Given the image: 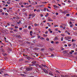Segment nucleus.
<instances>
[{
	"label": "nucleus",
	"instance_id": "23",
	"mask_svg": "<svg viewBox=\"0 0 77 77\" xmlns=\"http://www.w3.org/2000/svg\"><path fill=\"white\" fill-rule=\"evenodd\" d=\"M34 49H35V50H39V48H34Z\"/></svg>",
	"mask_w": 77,
	"mask_h": 77
},
{
	"label": "nucleus",
	"instance_id": "5",
	"mask_svg": "<svg viewBox=\"0 0 77 77\" xmlns=\"http://www.w3.org/2000/svg\"><path fill=\"white\" fill-rule=\"evenodd\" d=\"M16 37H17V38H21V36L20 35H17L16 36Z\"/></svg>",
	"mask_w": 77,
	"mask_h": 77
},
{
	"label": "nucleus",
	"instance_id": "41",
	"mask_svg": "<svg viewBox=\"0 0 77 77\" xmlns=\"http://www.w3.org/2000/svg\"><path fill=\"white\" fill-rule=\"evenodd\" d=\"M61 49L62 50H64V48H61Z\"/></svg>",
	"mask_w": 77,
	"mask_h": 77
},
{
	"label": "nucleus",
	"instance_id": "58",
	"mask_svg": "<svg viewBox=\"0 0 77 77\" xmlns=\"http://www.w3.org/2000/svg\"><path fill=\"white\" fill-rule=\"evenodd\" d=\"M51 44H53V43H54V41H51Z\"/></svg>",
	"mask_w": 77,
	"mask_h": 77
},
{
	"label": "nucleus",
	"instance_id": "8",
	"mask_svg": "<svg viewBox=\"0 0 77 77\" xmlns=\"http://www.w3.org/2000/svg\"><path fill=\"white\" fill-rule=\"evenodd\" d=\"M42 66H43V67H44L45 68H46V67H47V68H48V67H47V66L45 65L42 64Z\"/></svg>",
	"mask_w": 77,
	"mask_h": 77
},
{
	"label": "nucleus",
	"instance_id": "2",
	"mask_svg": "<svg viewBox=\"0 0 77 77\" xmlns=\"http://www.w3.org/2000/svg\"><path fill=\"white\" fill-rule=\"evenodd\" d=\"M44 5H38V7L39 8H43V7H44Z\"/></svg>",
	"mask_w": 77,
	"mask_h": 77
},
{
	"label": "nucleus",
	"instance_id": "10",
	"mask_svg": "<svg viewBox=\"0 0 77 77\" xmlns=\"http://www.w3.org/2000/svg\"><path fill=\"white\" fill-rule=\"evenodd\" d=\"M20 76H23L24 77H25V75H26L24 74H20Z\"/></svg>",
	"mask_w": 77,
	"mask_h": 77
},
{
	"label": "nucleus",
	"instance_id": "47",
	"mask_svg": "<svg viewBox=\"0 0 77 77\" xmlns=\"http://www.w3.org/2000/svg\"><path fill=\"white\" fill-rule=\"evenodd\" d=\"M35 30L37 31V30H38V28H35Z\"/></svg>",
	"mask_w": 77,
	"mask_h": 77
},
{
	"label": "nucleus",
	"instance_id": "56",
	"mask_svg": "<svg viewBox=\"0 0 77 77\" xmlns=\"http://www.w3.org/2000/svg\"><path fill=\"white\" fill-rule=\"evenodd\" d=\"M67 34H68V35H70V33L69 32H67Z\"/></svg>",
	"mask_w": 77,
	"mask_h": 77
},
{
	"label": "nucleus",
	"instance_id": "27",
	"mask_svg": "<svg viewBox=\"0 0 77 77\" xmlns=\"http://www.w3.org/2000/svg\"><path fill=\"white\" fill-rule=\"evenodd\" d=\"M35 26H38V24H37L36 23H35L34 24Z\"/></svg>",
	"mask_w": 77,
	"mask_h": 77
},
{
	"label": "nucleus",
	"instance_id": "33",
	"mask_svg": "<svg viewBox=\"0 0 77 77\" xmlns=\"http://www.w3.org/2000/svg\"><path fill=\"white\" fill-rule=\"evenodd\" d=\"M4 75H8V76H9V75L8 74H5Z\"/></svg>",
	"mask_w": 77,
	"mask_h": 77
},
{
	"label": "nucleus",
	"instance_id": "15",
	"mask_svg": "<svg viewBox=\"0 0 77 77\" xmlns=\"http://www.w3.org/2000/svg\"><path fill=\"white\" fill-rule=\"evenodd\" d=\"M48 21H53V20L51 19H49L48 20Z\"/></svg>",
	"mask_w": 77,
	"mask_h": 77
},
{
	"label": "nucleus",
	"instance_id": "48",
	"mask_svg": "<svg viewBox=\"0 0 77 77\" xmlns=\"http://www.w3.org/2000/svg\"><path fill=\"white\" fill-rule=\"evenodd\" d=\"M7 54H3V56H6Z\"/></svg>",
	"mask_w": 77,
	"mask_h": 77
},
{
	"label": "nucleus",
	"instance_id": "11",
	"mask_svg": "<svg viewBox=\"0 0 77 77\" xmlns=\"http://www.w3.org/2000/svg\"><path fill=\"white\" fill-rule=\"evenodd\" d=\"M13 32H18V29H14L13 30Z\"/></svg>",
	"mask_w": 77,
	"mask_h": 77
},
{
	"label": "nucleus",
	"instance_id": "3",
	"mask_svg": "<svg viewBox=\"0 0 77 77\" xmlns=\"http://www.w3.org/2000/svg\"><path fill=\"white\" fill-rule=\"evenodd\" d=\"M58 39V37L57 36H55L54 38V41H56Z\"/></svg>",
	"mask_w": 77,
	"mask_h": 77
},
{
	"label": "nucleus",
	"instance_id": "17",
	"mask_svg": "<svg viewBox=\"0 0 77 77\" xmlns=\"http://www.w3.org/2000/svg\"><path fill=\"white\" fill-rule=\"evenodd\" d=\"M40 39H41V40H44L45 39L42 37H41Z\"/></svg>",
	"mask_w": 77,
	"mask_h": 77
},
{
	"label": "nucleus",
	"instance_id": "21",
	"mask_svg": "<svg viewBox=\"0 0 77 77\" xmlns=\"http://www.w3.org/2000/svg\"><path fill=\"white\" fill-rule=\"evenodd\" d=\"M21 23V20H20V21L17 22V23L18 24H19L20 23Z\"/></svg>",
	"mask_w": 77,
	"mask_h": 77
},
{
	"label": "nucleus",
	"instance_id": "61",
	"mask_svg": "<svg viewBox=\"0 0 77 77\" xmlns=\"http://www.w3.org/2000/svg\"><path fill=\"white\" fill-rule=\"evenodd\" d=\"M46 40L47 41H49V38H47Z\"/></svg>",
	"mask_w": 77,
	"mask_h": 77
},
{
	"label": "nucleus",
	"instance_id": "7",
	"mask_svg": "<svg viewBox=\"0 0 77 77\" xmlns=\"http://www.w3.org/2000/svg\"><path fill=\"white\" fill-rule=\"evenodd\" d=\"M72 47L73 48H75V44H73V45H72Z\"/></svg>",
	"mask_w": 77,
	"mask_h": 77
},
{
	"label": "nucleus",
	"instance_id": "60",
	"mask_svg": "<svg viewBox=\"0 0 77 77\" xmlns=\"http://www.w3.org/2000/svg\"><path fill=\"white\" fill-rule=\"evenodd\" d=\"M7 4H10V3H9L8 1L7 2Z\"/></svg>",
	"mask_w": 77,
	"mask_h": 77
},
{
	"label": "nucleus",
	"instance_id": "55",
	"mask_svg": "<svg viewBox=\"0 0 77 77\" xmlns=\"http://www.w3.org/2000/svg\"><path fill=\"white\" fill-rule=\"evenodd\" d=\"M48 33V31H46L45 32V34H47V33Z\"/></svg>",
	"mask_w": 77,
	"mask_h": 77
},
{
	"label": "nucleus",
	"instance_id": "42",
	"mask_svg": "<svg viewBox=\"0 0 77 77\" xmlns=\"http://www.w3.org/2000/svg\"><path fill=\"white\" fill-rule=\"evenodd\" d=\"M31 27V26H28L29 29H30Z\"/></svg>",
	"mask_w": 77,
	"mask_h": 77
},
{
	"label": "nucleus",
	"instance_id": "57",
	"mask_svg": "<svg viewBox=\"0 0 77 77\" xmlns=\"http://www.w3.org/2000/svg\"><path fill=\"white\" fill-rule=\"evenodd\" d=\"M60 28H63V26H60Z\"/></svg>",
	"mask_w": 77,
	"mask_h": 77
},
{
	"label": "nucleus",
	"instance_id": "25",
	"mask_svg": "<svg viewBox=\"0 0 77 77\" xmlns=\"http://www.w3.org/2000/svg\"><path fill=\"white\" fill-rule=\"evenodd\" d=\"M1 51L3 53H5V50H3V49H2V51Z\"/></svg>",
	"mask_w": 77,
	"mask_h": 77
},
{
	"label": "nucleus",
	"instance_id": "14",
	"mask_svg": "<svg viewBox=\"0 0 77 77\" xmlns=\"http://www.w3.org/2000/svg\"><path fill=\"white\" fill-rule=\"evenodd\" d=\"M46 11H47V8H44L43 11L45 12H46Z\"/></svg>",
	"mask_w": 77,
	"mask_h": 77
},
{
	"label": "nucleus",
	"instance_id": "39",
	"mask_svg": "<svg viewBox=\"0 0 77 77\" xmlns=\"http://www.w3.org/2000/svg\"><path fill=\"white\" fill-rule=\"evenodd\" d=\"M15 29H18V27L17 26H15Z\"/></svg>",
	"mask_w": 77,
	"mask_h": 77
},
{
	"label": "nucleus",
	"instance_id": "53",
	"mask_svg": "<svg viewBox=\"0 0 77 77\" xmlns=\"http://www.w3.org/2000/svg\"><path fill=\"white\" fill-rule=\"evenodd\" d=\"M0 12L1 13H2V12H3V11H2V9H0Z\"/></svg>",
	"mask_w": 77,
	"mask_h": 77
},
{
	"label": "nucleus",
	"instance_id": "13",
	"mask_svg": "<svg viewBox=\"0 0 77 77\" xmlns=\"http://www.w3.org/2000/svg\"><path fill=\"white\" fill-rule=\"evenodd\" d=\"M71 38V37L67 36V39L68 40H69V39H70Z\"/></svg>",
	"mask_w": 77,
	"mask_h": 77
},
{
	"label": "nucleus",
	"instance_id": "40",
	"mask_svg": "<svg viewBox=\"0 0 77 77\" xmlns=\"http://www.w3.org/2000/svg\"><path fill=\"white\" fill-rule=\"evenodd\" d=\"M42 3H43V4H45L47 3V2H42Z\"/></svg>",
	"mask_w": 77,
	"mask_h": 77
},
{
	"label": "nucleus",
	"instance_id": "34",
	"mask_svg": "<svg viewBox=\"0 0 77 77\" xmlns=\"http://www.w3.org/2000/svg\"><path fill=\"white\" fill-rule=\"evenodd\" d=\"M65 39H66V40H68V37H65Z\"/></svg>",
	"mask_w": 77,
	"mask_h": 77
},
{
	"label": "nucleus",
	"instance_id": "12",
	"mask_svg": "<svg viewBox=\"0 0 77 77\" xmlns=\"http://www.w3.org/2000/svg\"><path fill=\"white\" fill-rule=\"evenodd\" d=\"M49 75H51L52 76H53L54 75H53V74L50 72L49 73Z\"/></svg>",
	"mask_w": 77,
	"mask_h": 77
},
{
	"label": "nucleus",
	"instance_id": "30",
	"mask_svg": "<svg viewBox=\"0 0 77 77\" xmlns=\"http://www.w3.org/2000/svg\"><path fill=\"white\" fill-rule=\"evenodd\" d=\"M32 5H35V2H32Z\"/></svg>",
	"mask_w": 77,
	"mask_h": 77
},
{
	"label": "nucleus",
	"instance_id": "37",
	"mask_svg": "<svg viewBox=\"0 0 77 77\" xmlns=\"http://www.w3.org/2000/svg\"><path fill=\"white\" fill-rule=\"evenodd\" d=\"M37 37H38V39H39V38H41V36L38 35V36Z\"/></svg>",
	"mask_w": 77,
	"mask_h": 77
},
{
	"label": "nucleus",
	"instance_id": "63",
	"mask_svg": "<svg viewBox=\"0 0 77 77\" xmlns=\"http://www.w3.org/2000/svg\"><path fill=\"white\" fill-rule=\"evenodd\" d=\"M77 52H76L75 53H74V54L76 55V54H77Z\"/></svg>",
	"mask_w": 77,
	"mask_h": 77
},
{
	"label": "nucleus",
	"instance_id": "28",
	"mask_svg": "<svg viewBox=\"0 0 77 77\" xmlns=\"http://www.w3.org/2000/svg\"><path fill=\"white\" fill-rule=\"evenodd\" d=\"M9 9L10 10V11H12V8H11V7L9 8Z\"/></svg>",
	"mask_w": 77,
	"mask_h": 77
},
{
	"label": "nucleus",
	"instance_id": "50",
	"mask_svg": "<svg viewBox=\"0 0 77 77\" xmlns=\"http://www.w3.org/2000/svg\"><path fill=\"white\" fill-rule=\"evenodd\" d=\"M70 21H75V20H73V19H70Z\"/></svg>",
	"mask_w": 77,
	"mask_h": 77
},
{
	"label": "nucleus",
	"instance_id": "51",
	"mask_svg": "<svg viewBox=\"0 0 77 77\" xmlns=\"http://www.w3.org/2000/svg\"><path fill=\"white\" fill-rule=\"evenodd\" d=\"M49 32L50 33H53V31H49Z\"/></svg>",
	"mask_w": 77,
	"mask_h": 77
},
{
	"label": "nucleus",
	"instance_id": "6",
	"mask_svg": "<svg viewBox=\"0 0 77 77\" xmlns=\"http://www.w3.org/2000/svg\"><path fill=\"white\" fill-rule=\"evenodd\" d=\"M35 17V13H33L32 14V18H34Z\"/></svg>",
	"mask_w": 77,
	"mask_h": 77
},
{
	"label": "nucleus",
	"instance_id": "4",
	"mask_svg": "<svg viewBox=\"0 0 77 77\" xmlns=\"http://www.w3.org/2000/svg\"><path fill=\"white\" fill-rule=\"evenodd\" d=\"M43 71L44 72H46V73H48V71H47V70H46L45 69H44Z\"/></svg>",
	"mask_w": 77,
	"mask_h": 77
},
{
	"label": "nucleus",
	"instance_id": "54",
	"mask_svg": "<svg viewBox=\"0 0 77 77\" xmlns=\"http://www.w3.org/2000/svg\"><path fill=\"white\" fill-rule=\"evenodd\" d=\"M71 52L72 53H74V50H71Z\"/></svg>",
	"mask_w": 77,
	"mask_h": 77
},
{
	"label": "nucleus",
	"instance_id": "49",
	"mask_svg": "<svg viewBox=\"0 0 77 77\" xmlns=\"http://www.w3.org/2000/svg\"><path fill=\"white\" fill-rule=\"evenodd\" d=\"M8 2L11 4V0H8Z\"/></svg>",
	"mask_w": 77,
	"mask_h": 77
},
{
	"label": "nucleus",
	"instance_id": "19",
	"mask_svg": "<svg viewBox=\"0 0 77 77\" xmlns=\"http://www.w3.org/2000/svg\"><path fill=\"white\" fill-rule=\"evenodd\" d=\"M36 11L37 12H40V9L37 10H36Z\"/></svg>",
	"mask_w": 77,
	"mask_h": 77
},
{
	"label": "nucleus",
	"instance_id": "38",
	"mask_svg": "<svg viewBox=\"0 0 77 77\" xmlns=\"http://www.w3.org/2000/svg\"><path fill=\"white\" fill-rule=\"evenodd\" d=\"M23 59H20V61H23Z\"/></svg>",
	"mask_w": 77,
	"mask_h": 77
},
{
	"label": "nucleus",
	"instance_id": "31",
	"mask_svg": "<svg viewBox=\"0 0 77 77\" xmlns=\"http://www.w3.org/2000/svg\"><path fill=\"white\" fill-rule=\"evenodd\" d=\"M58 43H59V42L57 41V42H55V44H58Z\"/></svg>",
	"mask_w": 77,
	"mask_h": 77
},
{
	"label": "nucleus",
	"instance_id": "20",
	"mask_svg": "<svg viewBox=\"0 0 77 77\" xmlns=\"http://www.w3.org/2000/svg\"><path fill=\"white\" fill-rule=\"evenodd\" d=\"M43 36L44 37H46V36H47V35L43 34Z\"/></svg>",
	"mask_w": 77,
	"mask_h": 77
},
{
	"label": "nucleus",
	"instance_id": "45",
	"mask_svg": "<svg viewBox=\"0 0 77 77\" xmlns=\"http://www.w3.org/2000/svg\"><path fill=\"white\" fill-rule=\"evenodd\" d=\"M0 43L1 44H2V45L3 44V43L2 42V41H0Z\"/></svg>",
	"mask_w": 77,
	"mask_h": 77
},
{
	"label": "nucleus",
	"instance_id": "35",
	"mask_svg": "<svg viewBox=\"0 0 77 77\" xmlns=\"http://www.w3.org/2000/svg\"><path fill=\"white\" fill-rule=\"evenodd\" d=\"M30 66H34V65L32 64H30Z\"/></svg>",
	"mask_w": 77,
	"mask_h": 77
},
{
	"label": "nucleus",
	"instance_id": "29",
	"mask_svg": "<svg viewBox=\"0 0 77 77\" xmlns=\"http://www.w3.org/2000/svg\"><path fill=\"white\" fill-rule=\"evenodd\" d=\"M63 37H61V41H63Z\"/></svg>",
	"mask_w": 77,
	"mask_h": 77
},
{
	"label": "nucleus",
	"instance_id": "44",
	"mask_svg": "<svg viewBox=\"0 0 77 77\" xmlns=\"http://www.w3.org/2000/svg\"><path fill=\"white\" fill-rule=\"evenodd\" d=\"M27 59H30V57H27Z\"/></svg>",
	"mask_w": 77,
	"mask_h": 77
},
{
	"label": "nucleus",
	"instance_id": "16",
	"mask_svg": "<svg viewBox=\"0 0 77 77\" xmlns=\"http://www.w3.org/2000/svg\"><path fill=\"white\" fill-rule=\"evenodd\" d=\"M54 27H59V25H54Z\"/></svg>",
	"mask_w": 77,
	"mask_h": 77
},
{
	"label": "nucleus",
	"instance_id": "26",
	"mask_svg": "<svg viewBox=\"0 0 77 77\" xmlns=\"http://www.w3.org/2000/svg\"><path fill=\"white\" fill-rule=\"evenodd\" d=\"M31 10H33V9H34V7H31Z\"/></svg>",
	"mask_w": 77,
	"mask_h": 77
},
{
	"label": "nucleus",
	"instance_id": "36",
	"mask_svg": "<svg viewBox=\"0 0 77 77\" xmlns=\"http://www.w3.org/2000/svg\"><path fill=\"white\" fill-rule=\"evenodd\" d=\"M39 68H42V66L41 65H39Z\"/></svg>",
	"mask_w": 77,
	"mask_h": 77
},
{
	"label": "nucleus",
	"instance_id": "9",
	"mask_svg": "<svg viewBox=\"0 0 77 77\" xmlns=\"http://www.w3.org/2000/svg\"><path fill=\"white\" fill-rule=\"evenodd\" d=\"M36 63V61H33L31 62V63H33V64Z\"/></svg>",
	"mask_w": 77,
	"mask_h": 77
},
{
	"label": "nucleus",
	"instance_id": "52",
	"mask_svg": "<svg viewBox=\"0 0 77 77\" xmlns=\"http://www.w3.org/2000/svg\"><path fill=\"white\" fill-rule=\"evenodd\" d=\"M69 23L70 24H72V22H71V21L69 22Z\"/></svg>",
	"mask_w": 77,
	"mask_h": 77
},
{
	"label": "nucleus",
	"instance_id": "59",
	"mask_svg": "<svg viewBox=\"0 0 77 77\" xmlns=\"http://www.w3.org/2000/svg\"><path fill=\"white\" fill-rule=\"evenodd\" d=\"M51 29L50 28L49 29V32H50V31H51Z\"/></svg>",
	"mask_w": 77,
	"mask_h": 77
},
{
	"label": "nucleus",
	"instance_id": "1",
	"mask_svg": "<svg viewBox=\"0 0 77 77\" xmlns=\"http://www.w3.org/2000/svg\"><path fill=\"white\" fill-rule=\"evenodd\" d=\"M32 70V67H27L26 68V70L27 71H31Z\"/></svg>",
	"mask_w": 77,
	"mask_h": 77
},
{
	"label": "nucleus",
	"instance_id": "64",
	"mask_svg": "<svg viewBox=\"0 0 77 77\" xmlns=\"http://www.w3.org/2000/svg\"><path fill=\"white\" fill-rule=\"evenodd\" d=\"M66 16H69V14H66Z\"/></svg>",
	"mask_w": 77,
	"mask_h": 77
},
{
	"label": "nucleus",
	"instance_id": "62",
	"mask_svg": "<svg viewBox=\"0 0 77 77\" xmlns=\"http://www.w3.org/2000/svg\"><path fill=\"white\" fill-rule=\"evenodd\" d=\"M19 30H22V28H19Z\"/></svg>",
	"mask_w": 77,
	"mask_h": 77
},
{
	"label": "nucleus",
	"instance_id": "24",
	"mask_svg": "<svg viewBox=\"0 0 77 77\" xmlns=\"http://www.w3.org/2000/svg\"><path fill=\"white\" fill-rule=\"evenodd\" d=\"M26 11V9H23L22 10L23 12H24V11Z\"/></svg>",
	"mask_w": 77,
	"mask_h": 77
},
{
	"label": "nucleus",
	"instance_id": "46",
	"mask_svg": "<svg viewBox=\"0 0 77 77\" xmlns=\"http://www.w3.org/2000/svg\"><path fill=\"white\" fill-rule=\"evenodd\" d=\"M1 14L2 15H4L5 14V13L2 12L1 13Z\"/></svg>",
	"mask_w": 77,
	"mask_h": 77
},
{
	"label": "nucleus",
	"instance_id": "22",
	"mask_svg": "<svg viewBox=\"0 0 77 77\" xmlns=\"http://www.w3.org/2000/svg\"><path fill=\"white\" fill-rule=\"evenodd\" d=\"M73 26H74V25L72 24V25H70V27L72 28V27H73Z\"/></svg>",
	"mask_w": 77,
	"mask_h": 77
},
{
	"label": "nucleus",
	"instance_id": "32",
	"mask_svg": "<svg viewBox=\"0 0 77 77\" xmlns=\"http://www.w3.org/2000/svg\"><path fill=\"white\" fill-rule=\"evenodd\" d=\"M2 50H3V49L1 48H0V51H2Z\"/></svg>",
	"mask_w": 77,
	"mask_h": 77
},
{
	"label": "nucleus",
	"instance_id": "43",
	"mask_svg": "<svg viewBox=\"0 0 77 77\" xmlns=\"http://www.w3.org/2000/svg\"><path fill=\"white\" fill-rule=\"evenodd\" d=\"M49 50H51V51H53V50L51 48H49Z\"/></svg>",
	"mask_w": 77,
	"mask_h": 77
},
{
	"label": "nucleus",
	"instance_id": "18",
	"mask_svg": "<svg viewBox=\"0 0 77 77\" xmlns=\"http://www.w3.org/2000/svg\"><path fill=\"white\" fill-rule=\"evenodd\" d=\"M53 6H54V8H55V7H56V8H59V6L57 7V5H54Z\"/></svg>",
	"mask_w": 77,
	"mask_h": 77
}]
</instances>
